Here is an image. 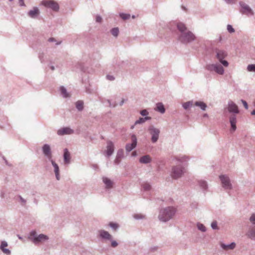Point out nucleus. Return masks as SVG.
I'll return each mask as SVG.
<instances>
[{"instance_id":"obj_29","label":"nucleus","mask_w":255,"mask_h":255,"mask_svg":"<svg viewBox=\"0 0 255 255\" xmlns=\"http://www.w3.org/2000/svg\"><path fill=\"white\" fill-rule=\"evenodd\" d=\"M195 105L196 106H198V107H200V108L203 110H205V109L207 107L206 105L202 102H196L195 103Z\"/></svg>"},{"instance_id":"obj_26","label":"nucleus","mask_w":255,"mask_h":255,"mask_svg":"<svg viewBox=\"0 0 255 255\" xmlns=\"http://www.w3.org/2000/svg\"><path fill=\"white\" fill-rule=\"evenodd\" d=\"M155 110L156 111H159L162 114H163L165 112V108L164 107V106L161 103H159L156 104V107Z\"/></svg>"},{"instance_id":"obj_15","label":"nucleus","mask_w":255,"mask_h":255,"mask_svg":"<svg viewBox=\"0 0 255 255\" xmlns=\"http://www.w3.org/2000/svg\"><path fill=\"white\" fill-rule=\"evenodd\" d=\"M228 111L230 112H233L235 113H239L238 106L233 102H231L229 103Z\"/></svg>"},{"instance_id":"obj_14","label":"nucleus","mask_w":255,"mask_h":255,"mask_svg":"<svg viewBox=\"0 0 255 255\" xmlns=\"http://www.w3.org/2000/svg\"><path fill=\"white\" fill-rule=\"evenodd\" d=\"M42 150L45 155L50 160H51L52 154L50 146L48 144H44L42 147Z\"/></svg>"},{"instance_id":"obj_7","label":"nucleus","mask_w":255,"mask_h":255,"mask_svg":"<svg viewBox=\"0 0 255 255\" xmlns=\"http://www.w3.org/2000/svg\"><path fill=\"white\" fill-rule=\"evenodd\" d=\"M220 178L224 188L227 189H230L232 188V185L230 183V179L228 176L225 175H221L220 176Z\"/></svg>"},{"instance_id":"obj_40","label":"nucleus","mask_w":255,"mask_h":255,"mask_svg":"<svg viewBox=\"0 0 255 255\" xmlns=\"http://www.w3.org/2000/svg\"><path fill=\"white\" fill-rule=\"evenodd\" d=\"M250 220L253 224H255V214H253L251 216Z\"/></svg>"},{"instance_id":"obj_11","label":"nucleus","mask_w":255,"mask_h":255,"mask_svg":"<svg viewBox=\"0 0 255 255\" xmlns=\"http://www.w3.org/2000/svg\"><path fill=\"white\" fill-rule=\"evenodd\" d=\"M107 144L106 153L108 156H110L114 151V144L111 141H108Z\"/></svg>"},{"instance_id":"obj_8","label":"nucleus","mask_w":255,"mask_h":255,"mask_svg":"<svg viewBox=\"0 0 255 255\" xmlns=\"http://www.w3.org/2000/svg\"><path fill=\"white\" fill-rule=\"evenodd\" d=\"M208 69L210 70L215 71L219 74L223 75L224 72V68L219 64H213L208 66Z\"/></svg>"},{"instance_id":"obj_38","label":"nucleus","mask_w":255,"mask_h":255,"mask_svg":"<svg viewBox=\"0 0 255 255\" xmlns=\"http://www.w3.org/2000/svg\"><path fill=\"white\" fill-rule=\"evenodd\" d=\"M109 226L116 230L119 227L118 225L116 223H110Z\"/></svg>"},{"instance_id":"obj_49","label":"nucleus","mask_w":255,"mask_h":255,"mask_svg":"<svg viewBox=\"0 0 255 255\" xmlns=\"http://www.w3.org/2000/svg\"><path fill=\"white\" fill-rule=\"evenodd\" d=\"M107 78L110 80H113L114 79V77L113 76L108 75Z\"/></svg>"},{"instance_id":"obj_18","label":"nucleus","mask_w":255,"mask_h":255,"mask_svg":"<svg viewBox=\"0 0 255 255\" xmlns=\"http://www.w3.org/2000/svg\"><path fill=\"white\" fill-rule=\"evenodd\" d=\"M71 155L67 148L64 150V160L65 164H69L70 162Z\"/></svg>"},{"instance_id":"obj_56","label":"nucleus","mask_w":255,"mask_h":255,"mask_svg":"<svg viewBox=\"0 0 255 255\" xmlns=\"http://www.w3.org/2000/svg\"><path fill=\"white\" fill-rule=\"evenodd\" d=\"M254 103H255V102H254Z\"/></svg>"},{"instance_id":"obj_35","label":"nucleus","mask_w":255,"mask_h":255,"mask_svg":"<svg viewBox=\"0 0 255 255\" xmlns=\"http://www.w3.org/2000/svg\"><path fill=\"white\" fill-rule=\"evenodd\" d=\"M111 33L114 36H117L119 34V29L118 28H114L111 30Z\"/></svg>"},{"instance_id":"obj_3","label":"nucleus","mask_w":255,"mask_h":255,"mask_svg":"<svg viewBox=\"0 0 255 255\" xmlns=\"http://www.w3.org/2000/svg\"><path fill=\"white\" fill-rule=\"evenodd\" d=\"M35 232H32L30 233V238L35 244H38L48 239V237L43 234H40L37 237H35Z\"/></svg>"},{"instance_id":"obj_34","label":"nucleus","mask_w":255,"mask_h":255,"mask_svg":"<svg viewBox=\"0 0 255 255\" xmlns=\"http://www.w3.org/2000/svg\"><path fill=\"white\" fill-rule=\"evenodd\" d=\"M247 70L250 72H255V64H250L248 66Z\"/></svg>"},{"instance_id":"obj_46","label":"nucleus","mask_w":255,"mask_h":255,"mask_svg":"<svg viewBox=\"0 0 255 255\" xmlns=\"http://www.w3.org/2000/svg\"><path fill=\"white\" fill-rule=\"evenodd\" d=\"M102 18L100 16H97L96 18V21L98 22H101L102 21Z\"/></svg>"},{"instance_id":"obj_6","label":"nucleus","mask_w":255,"mask_h":255,"mask_svg":"<svg viewBox=\"0 0 255 255\" xmlns=\"http://www.w3.org/2000/svg\"><path fill=\"white\" fill-rule=\"evenodd\" d=\"M184 173V169L181 166L174 167L172 169L171 176L174 179L180 177Z\"/></svg>"},{"instance_id":"obj_9","label":"nucleus","mask_w":255,"mask_h":255,"mask_svg":"<svg viewBox=\"0 0 255 255\" xmlns=\"http://www.w3.org/2000/svg\"><path fill=\"white\" fill-rule=\"evenodd\" d=\"M149 130L150 131V134L152 135L151 140L152 142H156L158 138L159 130L157 128H155L151 127L149 128Z\"/></svg>"},{"instance_id":"obj_5","label":"nucleus","mask_w":255,"mask_h":255,"mask_svg":"<svg viewBox=\"0 0 255 255\" xmlns=\"http://www.w3.org/2000/svg\"><path fill=\"white\" fill-rule=\"evenodd\" d=\"M217 58L219 59L220 62L225 67H227L229 65L228 62L224 60V59L227 55V53L222 50H218L217 51Z\"/></svg>"},{"instance_id":"obj_10","label":"nucleus","mask_w":255,"mask_h":255,"mask_svg":"<svg viewBox=\"0 0 255 255\" xmlns=\"http://www.w3.org/2000/svg\"><path fill=\"white\" fill-rule=\"evenodd\" d=\"M131 143L127 144L126 146V149L127 151L129 152L131 150H132L133 148L135 147L137 144V140L136 137L135 135H132L131 136Z\"/></svg>"},{"instance_id":"obj_50","label":"nucleus","mask_w":255,"mask_h":255,"mask_svg":"<svg viewBox=\"0 0 255 255\" xmlns=\"http://www.w3.org/2000/svg\"><path fill=\"white\" fill-rule=\"evenodd\" d=\"M19 0V4L21 6H24L25 5L24 0Z\"/></svg>"},{"instance_id":"obj_17","label":"nucleus","mask_w":255,"mask_h":255,"mask_svg":"<svg viewBox=\"0 0 255 255\" xmlns=\"http://www.w3.org/2000/svg\"><path fill=\"white\" fill-rule=\"evenodd\" d=\"M230 122L231 126V130L234 131L236 129V118L235 115H232L230 118Z\"/></svg>"},{"instance_id":"obj_21","label":"nucleus","mask_w":255,"mask_h":255,"mask_svg":"<svg viewBox=\"0 0 255 255\" xmlns=\"http://www.w3.org/2000/svg\"><path fill=\"white\" fill-rule=\"evenodd\" d=\"M7 247V244L5 241H3L1 242L0 249L2 251V252L7 255L10 254V252L8 249H6L5 248Z\"/></svg>"},{"instance_id":"obj_39","label":"nucleus","mask_w":255,"mask_h":255,"mask_svg":"<svg viewBox=\"0 0 255 255\" xmlns=\"http://www.w3.org/2000/svg\"><path fill=\"white\" fill-rule=\"evenodd\" d=\"M198 229L203 231V232H205L206 231V228L205 227L202 225V224H199L198 225Z\"/></svg>"},{"instance_id":"obj_22","label":"nucleus","mask_w":255,"mask_h":255,"mask_svg":"<svg viewBox=\"0 0 255 255\" xmlns=\"http://www.w3.org/2000/svg\"><path fill=\"white\" fill-rule=\"evenodd\" d=\"M103 181L104 183L106 184V187L107 188H110L113 187V182L109 178L107 177H103Z\"/></svg>"},{"instance_id":"obj_48","label":"nucleus","mask_w":255,"mask_h":255,"mask_svg":"<svg viewBox=\"0 0 255 255\" xmlns=\"http://www.w3.org/2000/svg\"><path fill=\"white\" fill-rule=\"evenodd\" d=\"M228 3H234L237 0H225Z\"/></svg>"},{"instance_id":"obj_44","label":"nucleus","mask_w":255,"mask_h":255,"mask_svg":"<svg viewBox=\"0 0 255 255\" xmlns=\"http://www.w3.org/2000/svg\"><path fill=\"white\" fill-rule=\"evenodd\" d=\"M201 186L203 188L205 189L207 187L206 183L204 181H203L201 183Z\"/></svg>"},{"instance_id":"obj_32","label":"nucleus","mask_w":255,"mask_h":255,"mask_svg":"<svg viewBox=\"0 0 255 255\" xmlns=\"http://www.w3.org/2000/svg\"><path fill=\"white\" fill-rule=\"evenodd\" d=\"M60 91L64 97L66 98L69 96V94L66 92V90L63 87L60 88Z\"/></svg>"},{"instance_id":"obj_36","label":"nucleus","mask_w":255,"mask_h":255,"mask_svg":"<svg viewBox=\"0 0 255 255\" xmlns=\"http://www.w3.org/2000/svg\"><path fill=\"white\" fill-rule=\"evenodd\" d=\"M142 186V188L145 191L150 190V189L151 188L150 185L148 183H145L143 184Z\"/></svg>"},{"instance_id":"obj_51","label":"nucleus","mask_w":255,"mask_h":255,"mask_svg":"<svg viewBox=\"0 0 255 255\" xmlns=\"http://www.w3.org/2000/svg\"><path fill=\"white\" fill-rule=\"evenodd\" d=\"M131 155H132V156H135L136 155V151H133V152H132V153H131Z\"/></svg>"},{"instance_id":"obj_42","label":"nucleus","mask_w":255,"mask_h":255,"mask_svg":"<svg viewBox=\"0 0 255 255\" xmlns=\"http://www.w3.org/2000/svg\"><path fill=\"white\" fill-rule=\"evenodd\" d=\"M211 226H212V228L213 229H217V223L216 222H213L211 224Z\"/></svg>"},{"instance_id":"obj_20","label":"nucleus","mask_w":255,"mask_h":255,"mask_svg":"<svg viewBox=\"0 0 255 255\" xmlns=\"http://www.w3.org/2000/svg\"><path fill=\"white\" fill-rule=\"evenodd\" d=\"M51 163L54 168V172L57 180H59V170L58 165L52 160H51Z\"/></svg>"},{"instance_id":"obj_23","label":"nucleus","mask_w":255,"mask_h":255,"mask_svg":"<svg viewBox=\"0 0 255 255\" xmlns=\"http://www.w3.org/2000/svg\"><path fill=\"white\" fill-rule=\"evenodd\" d=\"M221 246L222 248L225 250H233L235 248L236 244L235 243H232L228 245L222 244Z\"/></svg>"},{"instance_id":"obj_24","label":"nucleus","mask_w":255,"mask_h":255,"mask_svg":"<svg viewBox=\"0 0 255 255\" xmlns=\"http://www.w3.org/2000/svg\"><path fill=\"white\" fill-rule=\"evenodd\" d=\"M177 28L178 30L181 32V34L186 33L187 31L186 27L182 23H178Z\"/></svg>"},{"instance_id":"obj_54","label":"nucleus","mask_w":255,"mask_h":255,"mask_svg":"<svg viewBox=\"0 0 255 255\" xmlns=\"http://www.w3.org/2000/svg\"><path fill=\"white\" fill-rule=\"evenodd\" d=\"M51 69H52V70H53L54 69V67H53V66H52V67H51Z\"/></svg>"},{"instance_id":"obj_45","label":"nucleus","mask_w":255,"mask_h":255,"mask_svg":"<svg viewBox=\"0 0 255 255\" xmlns=\"http://www.w3.org/2000/svg\"><path fill=\"white\" fill-rule=\"evenodd\" d=\"M242 103L243 104V105H244V106L245 108L246 109H248V104H247V103L245 101L243 100H242Z\"/></svg>"},{"instance_id":"obj_1","label":"nucleus","mask_w":255,"mask_h":255,"mask_svg":"<svg viewBox=\"0 0 255 255\" xmlns=\"http://www.w3.org/2000/svg\"><path fill=\"white\" fill-rule=\"evenodd\" d=\"M175 213V210L173 207H168L160 212L159 218L160 220L163 222H166L169 220Z\"/></svg>"},{"instance_id":"obj_2","label":"nucleus","mask_w":255,"mask_h":255,"mask_svg":"<svg viewBox=\"0 0 255 255\" xmlns=\"http://www.w3.org/2000/svg\"><path fill=\"white\" fill-rule=\"evenodd\" d=\"M194 35L190 31H187L186 33L181 34L179 39L183 43H188L195 39Z\"/></svg>"},{"instance_id":"obj_12","label":"nucleus","mask_w":255,"mask_h":255,"mask_svg":"<svg viewBox=\"0 0 255 255\" xmlns=\"http://www.w3.org/2000/svg\"><path fill=\"white\" fill-rule=\"evenodd\" d=\"M241 11L244 14L247 15H253L254 12L251 8L247 4L241 3Z\"/></svg>"},{"instance_id":"obj_53","label":"nucleus","mask_w":255,"mask_h":255,"mask_svg":"<svg viewBox=\"0 0 255 255\" xmlns=\"http://www.w3.org/2000/svg\"><path fill=\"white\" fill-rule=\"evenodd\" d=\"M252 115H255V110H253L251 113Z\"/></svg>"},{"instance_id":"obj_52","label":"nucleus","mask_w":255,"mask_h":255,"mask_svg":"<svg viewBox=\"0 0 255 255\" xmlns=\"http://www.w3.org/2000/svg\"><path fill=\"white\" fill-rule=\"evenodd\" d=\"M54 38H50L49 39V41L50 42H52V41H54Z\"/></svg>"},{"instance_id":"obj_47","label":"nucleus","mask_w":255,"mask_h":255,"mask_svg":"<svg viewBox=\"0 0 255 255\" xmlns=\"http://www.w3.org/2000/svg\"><path fill=\"white\" fill-rule=\"evenodd\" d=\"M111 245L113 247H116L118 246V243H117L116 241H112Z\"/></svg>"},{"instance_id":"obj_16","label":"nucleus","mask_w":255,"mask_h":255,"mask_svg":"<svg viewBox=\"0 0 255 255\" xmlns=\"http://www.w3.org/2000/svg\"><path fill=\"white\" fill-rule=\"evenodd\" d=\"M39 9L36 7H33V8L30 10L28 13V15L31 18L36 17L39 15Z\"/></svg>"},{"instance_id":"obj_25","label":"nucleus","mask_w":255,"mask_h":255,"mask_svg":"<svg viewBox=\"0 0 255 255\" xmlns=\"http://www.w3.org/2000/svg\"><path fill=\"white\" fill-rule=\"evenodd\" d=\"M150 161L151 158L149 155L143 156L141 157L139 159L140 162L143 163H147L150 162Z\"/></svg>"},{"instance_id":"obj_27","label":"nucleus","mask_w":255,"mask_h":255,"mask_svg":"<svg viewBox=\"0 0 255 255\" xmlns=\"http://www.w3.org/2000/svg\"><path fill=\"white\" fill-rule=\"evenodd\" d=\"M247 236L250 239L255 240V229L250 230L247 233Z\"/></svg>"},{"instance_id":"obj_4","label":"nucleus","mask_w":255,"mask_h":255,"mask_svg":"<svg viewBox=\"0 0 255 255\" xmlns=\"http://www.w3.org/2000/svg\"><path fill=\"white\" fill-rule=\"evenodd\" d=\"M42 4L45 6L51 8L54 11H58L59 7L57 2L52 0H43Z\"/></svg>"},{"instance_id":"obj_41","label":"nucleus","mask_w":255,"mask_h":255,"mask_svg":"<svg viewBox=\"0 0 255 255\" xmlns=\"http://www.w3.org/2000/svg\"><path fill=\"white\" fill-rule=\"evenodd\" d=\"M227 29L229 31V32H234V28L232 27V26L230 25H228V26H227Z\"/></svg>"},{"instance_id":"obj_19","label":"nucleus","mask_w":255,"mask_h":255,"mask_svg":"<svg viewBox=\"0 0 255 255\" xmlns=\"http://www.w3.org/2000/svg\"><path fill=\"white\" fill-rule=\"evenodd\" d=\"M100 235L103 239L111 240L112 236L107 231L101 230L100 231Z\"/></svg>"},{"instance_id":"obj_31","label":"nucleus","mask_w":255,"mask_h":255,"mask_svg":"<svg viewBox=\"0 0 255 255\" xmlns=\"http://www.w3.org/2000/svg\"><path fill=\"white\" fill-rule=\"evenodd\" d=\"M83 104H84L82 101H79L76 104V108L78 110L81 111L83 109Z\"/></svg>"},{"instance_id":"obj_43","label":"nucleus","mask_w":255,"mask_h":255,"mask_svg":"<svg viewBox=\"0 0 255 255\" xmlns=\"http://www.w3.org/2000/svg\"><path fill=\"white\" fill-rule=\"evenodd\" d=\"M140 114L142 116H146L147 114H148V112H147L146 110H142L140 112Z\"/></svg>"},{"instance_id":"obj_55","label":"nucleus","mask_w":255,"mask_h":255,"mask_svg":"<svg viewBox=\"0 0 255 255\" xmlns=\"http://www.w3.org/2000/svg\"><path fill=\"white\" fill-rule=\"evenodd\" d=\"M10 1H12V0H9Z\"/></svg>"},{"instance_id":"obj_28","label":"nucleus","mask_w":255,"mask_h":255,"mask_svg":"<svg viewBox=\"0 0 255 255\" xmlns=\"http://www.w3.org/2000/svg\"><path fill=\"white\" fill-rule=\"evenodd\" d=\"M123 155V149L119 150L117 155L116 159H115V162L117 163H118L120 162V158H122Z\"/></svg>"},{"instance_id":"obj_13","label":"nucleus","mask_w":255,"mask_h":255,"mask_svg":"<svg viewBox=\"0 0 255 255\" xmlns=\"http://www.w3.org/2000/svg\"><path fill=\"white\" fill-rule=\"evenodd\" d=\"M73 132V130L68 127L61 128L57 131V134L59 135L71 134Z\"/></svg>"},{"instance_id":"obj_30","label":"nucleus","mask_w":255,"mask_h":255,"mask_svg":"<svg viewBox=\"0 0 255 255\" xmlns=\"http://www.w3.org/2000/svg\"><path fill=\"white\" fill-rule=\"evenodd\" d=\"M150 119V117H146L144 118H140L137 121H136L135 123V124H141L143 123H144L146 121L149 120Z\"/></svg>"},{"instance_id":"obj_37","label":"nucleus","mask_w":255,"mask_h":255,"mask_svg":"<svg viewBox=\"0 0 255 255\" xmlns=\"http://www.w3.org/2000/svg\"><path fill=\"white\" fill-rule=\"evenodd\" d=\"M120 16L123 19H127L129 18L130 15L128 14L122 13L120 14Z\"/></svg>"},{"instance_id":"obj_33","label":"nucleus","mask_w":255,"mask_h":255,"mask_svg":"<svg viewBox=\"0 0 255 255\" xmlns=\"http://www.w3.org/2000/svg\"><path fill=\"white\" fill-rule=\"evenodd\" d=\"M193 105V102L189 101L186 103H185L183 104V107L185 109H187L190 107L192 106Z\"/></svg>"}]
</instances>
